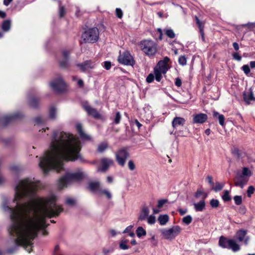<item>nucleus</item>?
<instances>
[{
	"label": "nucleus",
	"instance_id": "18",
	"mask_svg": "<svg viewBox=\"0 0 255 255\" xmlns=\"http://www.w3.org/2000/svg\"><path fill=\"white\" fill-rule=\"evenodd\" d=\"M185 120L184 118L181 117H176L172 121V125L173 128H175L179 126H183Z\"/></svg>",
	"mask_w": 255,
	"mask_h": 255
},
{
	"label": "nucleus",
	"instance_id": "46",
	"mask_svg": "<svg viewBox=\"0 0 255 255\" xmlns=\"http://www.w3.org/2000/svg\"><path fill=\"white\" fill-rule=\"evenodd\" d=\"M178 62L181 65H185L187 62V59L185 56H180L179 58Z\"/></svg>",
	"mask_w": 255,
	"mask_h": 255
},
{
	"label": "nucleus",
	"instance_id": "41",
	"mask_svg": "<svg viewBox=\"0 0 255 255\" xmlns=\"http://www.w3.org/2000/svg\"><path fill=\"white\" fill-rule=\"evenodd\" d=\"M121 120V115L119 112L116 113L115 118L114 120V123L116 124H118Z\"/></svg>",
	"mask_w": 255,
	"mask_h": 255
},
{
	"label": "nucleus",
	"instance_id": "12",
	"mask_svg": "<svg viewBox=\"0 0 255 255\" xmlns=\"http://www.w3.org/2000/svg\"><path fill=\"white\" fill-rule=\"evenodd\" d=\"M232 153L236 158L242 160L243 162H250L251 161L250 155L244 150L235 148L233 149Z\"/></svg>",
	"mask_w": 255,
	"mask_h": 255
},
{
	"label": "nucleus",
	"instance_id": "5",
	"mask_svg": "<svg viewBox=\"0 0 255 255\" xmlns=\"http://www.w3.org/2000/svg\"><path fill=\"white\" fill-rule=\"evenodd\" d=\"M169 59L167 57H165L162 60L158 62L157 65L154 69V73L155 80L159 82L160 81L162 75L166 73L169 67L168 64Z\"/></svg>",
	"mask_w": 255,
	"mask_h": 255
},
{
	"label": "nucleus",
	"instance_id": "63",
	"mask_svg": "<svg viewBox=\"0 0 255 255\" xmlns=\"http://www.w3.org/2000/svg\"><path fill=\"white\" fill-rule=\"evenodd\" d=\"M178 211L181 215H183L187 213V209L182 210L181 209H179Z\"/></svg>",
	"mask_w": 255,
	"mask_h": 255
},
{
	"label": "nucleus",
	"instance_id": "7",
	"mask_svg": "<svg viewBox=\"0 0 255 255\" xmlns=\"http://www.w3.org/2000/svg\"><path fill=\"white\" fill-rule=\"evenodd\" d=\"M81 37L85 43H94L99 38L98 29L95 27L89 29L82 34Z\"/></svg>",
	"mask_w": 255,
	"mask_h": 255
},
{
	"label": "nucleus",
	"instance_id": "25",
	"mask_svg": "<svg viewBox=\"0 0 255 255\" xmlns=\"http://www.w3.org/2000/svg\"><path fill=\"white\" fill-rule=\"evenodd\" d=\"M98 194L101 196H105L108 199H111L112 198L111 192L107 189H102L99 190Z\"/></svg>",
	"mask_w": 255,
	"mask_h": 255
},
{
	"label": "nucleus",
	"instance_id": "10",
	"mask_svg": "<svg viewBox=\"0 0 255 255\" xmlns=\"http://www.w3.org/2000/svg\"><path fill=\"white\" fill-rule=\"evenodd\" d=\"M118 61L120 63L126 65H133L134 63L132 57L128 51L124 52L120 54Z\"/></svg>",
	"mask_w": 255,
	"mask_h": 255
},
{
	"label": "nucleus",
	"instance_id": "37",
	"mask_svg": "<svg viewBox=\"0 0 255 255\" xmlns=\"http://www.w3.org/2000/svg\"><path fill=\"white\" fill-rule=\"evenodd\" d=\"M147 222L149 225H153L156 222V218L154 215H151L148 216L146 219Z\"/></svg>",
	"mask_w": 255,
	"mask_h": 255
},
{
	"label": "nucleus",
	"instance_id": "40",
	"mask_svg": "<svg viewBox=\"0 0 255 255\" xmlns=\"http://www.w3.org/2000/svg\"><path fill=\"white\" fill-rule=\"evenodd\" d=\"M234 200L235 201V204L237 205H240L242 203V197L241 196H238L236 195L234 196Z\"/></svg>",
	"mask_w": 255,
	"mask_h": 255
},
{
	"label": "nucleus",
	"instance_id": "3",
	"mask_svg": "<svg viewBox=\"0 0 255 255\" xmlns=\"http://www.w3.org/2000/svg\"><path fill=\"white\" fill-rule=\"evenodd\" d=\"M85 177V174L81 169H78L74 172L67 173L66 175L61 178L58 182V187L63 189L73 181L81 180Z\"/></svg>",
	"mask_w": 255,
	"mask_h": 255
},
{
	"label": "nucleus",
	"instance_id": "49",
	"mask_svg": "<svg viewBox=\"0 0 255 255\" xmlns=\"http://www.w3.org/2000/svg\"><path fill=\"white\" fill-rule=\"evenodd\" d=\"M254 191L255 188L252 186H249L247 190L248 196L250 197L251 195L254 193Z\"/></svg>",
	"mask_w": 255,
	"mask_h": 255
},
{
	"label": "nucleus",
	"instance_id": "33",
	"mask_svg": "<svg viewBox=\"0 0 255 255\" xmlns=\"http://www.w3.org/2000/svg\"><path fill=\"white\" fill-rule=\"evenodd\" d=\"M136 232L137 236L138 238L145 236L146 234V231L142 227H138L136 229Z\"/></svg>",
	"mask_w": 255,
	"mask_h": 255
},
{
	"label": "nucleus",
	"instance_id": "24",
	"mask_svg": "<svg viewBox=\"0 0 255 255\" xmlns=\"http://www.w3.org/2000/svg\"><path fill=\"white\" fill-rule=\"evenodd\" d=\"M70 54V52L67 50H64L62 52V56L63 60L60 61V65L62 67H66L68 63V58Z\"/></svg>",
	"mask_w": 255,
	"mask_h": 255
},
{
	"label": "nucleus",
	"instance_id": "57",
	"mask_svg": "<svg viewBox=\"0 0 255 255\" xmlns=\"http://www.w3.org/2000/svg\"><path fill=\"white\" fill-rule=\"evenodd\" d=\"M207 180L209 182V183L210 184L211 186H213L214 183L212 179V177L211 176H208L207 177Z\"/></svg>",
	"mask_w": 255,
	"mask_h": 255
},
{
	"label": "nucleus",
	"instance_id": "36",
	"mask_svg": "<svg viewBox=\"0 0 255 255\" xmlns=\"http://www.w3.org/2000/svg\"><path fill=\"white\" fill-rule=\"evenodd\" d=\"M224 201H229L231 200V198L229 194V192L228 190H225L223 192V195L222 197Z\"/></svg>",
	"mask_w": 255,
	"mask_h": 255
},
{
	"label": "nucleus",
	"instance_id": "22",
	"mask_svg": "<svg viewBox=\"0 0 255 255\" xmlns=\"http://www.w3.org/2000/svg\"><path fill=\"white\" fill-rule=\"evenodd\" d=\"M89 188L93 191H97L99 192V190L101 189V183L100 182H92L89 184Z\"/></svg>",
	"mask_w": 255,
	"mask_h": 255
},
{
	"label": "nucleus",
	"instance_id": "38",
	"mask_svg": "<svg viewBox=\"0 0 255 255\" xmlns=\"http://www.w3.org/2000/svg\"><path fill=\"white\" fill-rule=\"evenodd\" d=\"M65 203L69 206H74L76 203V200L71 197H67L66 198Z\"/></svg>",
	"mask_w": 255,
	"mask_h": 255
},
{
	"label": "nucleus",
	"instance_id": "64",
	"mask_svg": "<svg viewBox=\"0 0 255 255\" xmlns=\"http://www.w3.org/2000/svg\"><path fill=\"white\" fill-rule=\"evenodd\" d=\"M233 46L236 51L239 49V44L237 42H234L233 43Z\"/></svg>",
	"mask_w": 255,
	"mask_h": 255
},
{
	"label": "nucleus",
	"instance_id": "29",
	"mask_svg": "<svg viewBox=\"0 0 255 255\" xmlns=\"http://www.w3.org/2000/svg\"><path fill=\"white\" fill-rule=\"evenodd\" d=\"M230 242L228 248L232 249L234 252H237L240 250V247L235 241L231 240Z\"/></svg>",
	"mask_w": 255,
	"mask_h": 255
},
{
	"label": "nucleus",
	"instance_id": "45",
	"mask_svg": "<svg viewBox=\"0 0 255 255\" xmlns=\"http://www.w3.org/2000/svg\"><path fill=\"white\" fill-rule=\"evenodd\" d=\"M242 26L248 27L249 29H251L255 27V22H249L248 23L242 24Z\"/></svg>",
	"mask_w": 255,
	"mask_h": 255
},
{
	"label": "nucleus",
	"instance_id": "56",
	"mask_svg": "<svg viewBox=\"0 0 255 255\" xmlns=\"http://www.w3.org/2000/svg\"><path fill=\"white\" fill-rule=\"evenodd\" d=\"M233 58L238 61H241L242 57L238 53H234L233 54Z\"/></svg>",
	"mask_w": 255,
	"mask_h": 255
},
{
	"label": "nucleus",
	"instance_id": "58",
	"mask_svg": "<svg viewBox=\"0 0 255 255\" xmlns=\"http://www.w3.org/2000/svg\"><path fill=\"white\" fill-rule=\"evenodd\" d=\"M104 67L107 70H109L111 67V62L109 61H105L104 62Z\"/></svg>",
	"mask_w": 255,
	"mask_h": 255
},
{
	"label": "nucleus",
	"instance_id": "59",
	"mask_svg": "<svg viewBox=\"0 0 255 255\" xmlns=\"http://www.w3.org/2000/svg\"><path fill=\"white\" fill-rule=\"evenodd\" d=\"M182 84V82L180 79L177 78L175 79V84L177 87H180Z\"/></svg>",
	"mask_w": 255,
	"mask_h": 255
},
{
	"label": "nucleus",
	"instance_id": "15",
	"mask_svg": "<svg viewBox=\"0 0 255 255\" xmlns=\"http://www.w3.org/2000/svg\"><path fill=\"white\" fill-rule=\"evenodd\" d=\"M96 64L94 62L91 60L85 61L83 64L79 65L80 69L82 71H88L95 67Z\"/></svg>",
	"mask_w": 255,
	"mask_h": 255
},
{
	"label": "nucleus",
	"instance_id": "31",
	"mask_svg": "<svg viewBox=\"0 0 255 255\" xmlns=\"http://www.w3.org/2000/svg\"><path fill=\"white\" fill-rule=\"evenodd\" d=\"M108 144L106 142H103L99 144L97 150L99 152H103L107 149Z\"/></svg>",
	"mask_w": 255,
	"mask_h": 255
},
{
	"label": "nucleus",
	"instance_id": "16",
	"mask_svg": "<svg viewBox=\"0 0 255 255\" xmlns=\"http://www.w3.org/2000/svg\"><path fill=\"white\" fill-rule=\"evenodd\" d=\"M149 209L147 206H144L142 207L139 213L138 220L139 221L145 220L147 217L149 216Z\"/></svg>",
	"mask_w": 255,
	"mask_h": 255
},
{
	"label": "nucleus",
	"instance_id": "47",
	"mask_svg": "<svg viewBox=\"0 0 255 255\" xmlns=\"http://www.w3.org/2000/svg\"><path fill=\"white\" fill-rule=\"evenodd\" d=\"M167 199H162L159 200L157 202V206L158 208H160L163 207V206L167 202Z\"/></svg>",
	"mask_w": 255,
	"mask_h": 255
},
{
	"label": "nucleus",
	"instance_id": "35",
	"mask_svg": "<svg viewBox=\"0 0 255 255\" xmlns=\"http://www.w3.org/2000/svg\"><path fill=\"white\" fill-rule=\"evenodd\" d=\"M224 186V184H222L218 182H217L216 183L215 186H212V188L214 191H215L216 192H217V191L221 190L223 189Z\"/></svg>",
	"mask_w": 255,
	"mask_h": 255
},
{
	"label": "nucleus",
	"instance_id": "21",
	"mask_svg": "<svg viewBox=\"0 0 255 255\" xmlns=\"http://www.w3.org/2000/svg\"><path fill=\"white\" fill-rule=\"evenodd\" d=\"M76 128L81 138L86 140H90L91 139L90 135H87L84 133L82 129V126L81 125L78 124L76 126Z\"/></svg>",
	"mask_w": 255,
	"mask_h": 255
},
{
	"label": "nucleus",
	"instance_id": "43",
	"mask_svg": "<svg viewBox=\"0 0 255 255\" xmlns=\"http://www.w3.org/2000/svg\"><path fill=\"white\" fill-rule=\"evenodd\" d=\"M119 247L121 250H126L129 249V246L125 244V241H121L119 244Z\"/></svg>",
	"mask_w": 255,
	"mask_h": 255
},
{
	"label": "nucleus",
	"instance_id": "4",
	"mask_svg": "<svg viewBox=\"0 0 255 255\" xmlns=\"http://www.w3.org/2000/svg\"><path fill=\"white\" fill-rule=\"evenodd\" d=\"M253 172L247 167H243L241 170L237 171L234 178L235 185L243 188L247 184Z\"/></svg>",
	"mask_w": 255,
	"mask_h": 255
},
{
	"label": "nucleus",
	"instance_id": "62",
	"mask_svg": "<svg viewBox=\"0 0 255 255\" xmlns=\"http://www.w3.org/2000/svg\"><path fill=\"white\" fill-rule=\"evenodd\" d=\"M59 250V246H58V245L56 246L55 248H54L53 255H57Z\"/></svg>",
	"mask_w": 255,
	"mask_h": 255
},
{
	"label": "nucleus",
	"instance_id": "1",
	"mask_svg": "<svg viewBox=\"0 0 255 255\" xmlns=\"http://www.w3.org/2000/svg\"><path fill=\"white\" fill-rule=\"evenodd\" d=\"M39 182L26 178L19 180L16 184L14 201V208L3 205V209L10 214L12 222L9 232L15 238V244L25 248L28 253L33 239L40 229L45 228V218L58 216L63 209L56 203L54 196L46 198L35 197Z\"/></svg>",
	"mask_w": 255,
	"mask_h": 255
},
{
	"label": "nucleus",
	"instance_id": "28",
	"mask_svg": "<svg viewBox=\"0 0 255 255\" xmlns=\"http://www.w3.org/2000/svg\"><path fill=\"white\" fill-rule=\"evenodd\" d=\"M11 27V21L10 20H4L1 24V28L4 31H8Z\"/></svg>",
	"mask_w": 255,
	"mask_h": 255
},
{
	"label": "nucleus",
	"instance_id": "54",
	"mask_svg": "<svg viewBox=\"0 0 255 255\" xmlns=\"http://www.w3.org/2000/svg\"><path fill=\"white\" fill-rule=\"evenodd\" d=\"M116 13L117 16L119 18H121L123 16V12L122 10L119 8H117L116 9Z\"/></svg>",
	"mask_w": 255,
	"mask_h": 255
},
{
	"label": "nucleus",
	"instance_id": "8",
	"mask_svg": "<svg viewBox=\"0 0 255 255\" xmlns=\"http://www.w3.org/2000/svg\"><path fill=\"white\" fill-rule=\"evenodd\" d=\"M181 230L180 227L175 226L171 228L163 229L160 232L164 239L171 241L180 234Z\"/></svg>",
	"mask_w": 255,
	"mask_h": 255
},
{
	"label": "nucleus",
	"instance_id": "32",
	"mask_svg": "<svg viewBox=\"0 0 255 255\" xmlns=\"http://www.w3.org/2000/svg\"><path fill=\"white\" fill-rule=\"evenodd\" d=\"M165 34L170 38H173L175 37V34L173 30L170 28L164 29Z\"/></svg>",
	"mask_w": 255,
	"mask_h": 255
},
{
	"label": "nucleus",
	"instance_id": "44",
	"mask_svg": "<svg viewBox=\"0 0 255 255\" xmlns=\"http://www.w3.org/2000/svg\"><path fill=\"white\" fill-rule=\"evenodd\" d=\"M128 166L129 169L131 171L134 170L135 168V164L132 160H130L128 161Z\"/></svg>",
	"mask_w": 255,
	"mask_h": 255
},
{
	"label": "nucleus",
	"instance_id": "26",
	"mask_svg": "<svg viewBox=\"0 0 255 255\" xmlns=\"http://www.w3.org/2000/svg\"><path fill=\"white\" fill-rule=\"evenodd\" d=\"M194 206L196 211H202L205 206L204 200H201L199 202L195 203Z\"/></svg>",
	"mask_w": 255,
	"mask_h": 255
},
{
	"label": "nucleus",
	"instance_id": "9",
	"mask_svg": "<svg viewBox=\"0 0 255 255\" xmlns=\"http://www.w3.org/2000/svg\"><path fill=\"white\" fill-rule=\"evenodd\" d=\"M129 155V153L127 149H121L119 150L116 154V158L118 164L121 166H124Z\"/></svg>",
	"mask_w": 255,
	"mask_h": 255
},
{
	"label": "nucleus",
	"instance_id": "53",
	"mask_svg": "<svg viewBox=\"0 0 255 255\" xmlns=\"http://www.w3.org/2000/svg\"><path fill=\"white\" fill-rule=\"evenodd\" d=\"M242 69L244 73L247 75L250 72V69L248 65H245L242 67Z\"/></svg>",
	"mask_w": 255,
	"mask_h": 255
},
{
	"label": "nucleus",
	"instance_id": "23",
	"mask_svg": "<svg viewBox=\"0 0 255 255\" xmlns=\"http://www.w3.org/2000/svg\"><path fill=\"white\" fill-rule=\"evenodd\" d=\"M230 241H231V240H228L226 238L222 236L219 239V246L224 248H228L230 244Z\"/></svg>",
	"mask_w": 255,
	"mask_h": 255
},
{
	"label": "nucleus",
	"instance_id": "34",
	"mask_svg": "<svg viewBox=\"0 0 255 255\" xmlns=\"http://www.w3.org/2000/svg\"><path fill=\"white\" fill-rule=\"evenodd\" d=\"M49 118L51 119H54L56 116V109L52 107L50 108L49 111Z\"/></svg>",
	"mask_w": 255,
	"mask_h": 255
},
{
	"label": "nucleus",
	"instance_id": "52",
	"mask_svg": "<svg viewBox=\"0 0 255 255\" xmlns=\"http://www.w3.org/2000/svg\"><path fill=\"white\" fill-rule=\"evenodd\" d=\"M218 119L219 120L220 125H221L222 126H224L225 121L224 116L223 115H221L220 116H219Z\"/></svg>",
	"mask_w": 255,
	"mask_h": 255
},
{
	"label": "nucleus",
	"instance_id": "42",
	"mask_svg": "<svg viewBox=\"0 0 255 255\" xmlns=\"http://www.w3.org/2000/svg\"><path fill=\"white\" fill-rule=\"evenodd\" d=\"M219 202L217 199H213L210 201V205L212 208H217L219 206Z\"/></svg>",
	"mask_w": 255,
	"mask_h": 255
},
{
	"label": "nucleus",
	"instance_id": "11",
	"mask_svg": "<svg viewBox=\"0 0 255 255\" xmlns=\"http://www.w3.org/2000/svg\"><path fill=\"white\" fill-rule=\"evenodd\" d=\"M82 105L83 109L89 116H91L95 119H100L101 118V115L98 111L96 109L91 107L88 102H83Z\"/></svg>",
	"mask_w": 255,
	"mask_h": 255
},
{
	"label": "nucleus",
	"instance_id": "2",
	"mask_svg": "<svg viewBox=\"0 0 255 255\" xmlns=\"http://www.w3.org/2000/svg\"><path fill=\"white\" fill-rule=\"evenodd\" d=\"M81 148L80 140L73 135L55 131L50 149L40 158L39 166L45 174L52 169L60 172L63 169V160L75 161L81 158Z\"/></svg>",
	"mask_w": 255,
	"mask_h": 255
},
{
	"label": "nucleus",
	"instance_id": "20",
	"mask_svg": "<svg viewBox=\"0 0 255 255\" xmlns=\"http://www.w3.org/2000/svg\"><path fill=\"white\" fill-rule=\"evenodd\" d=\"M244 99L247 104H249L251 101L255 100L252 91L250 90L249 92H246L244 93Z\"/></svg>",
	"mask_w": 255,
	"mask_h": 255
},
{
	"label": "nucleus",
	"instance_id": "50",
	"mask_svg": "<svg viewBox=\"0 0 255 255\" xmlns=\"http://www.w3.org/2000/svg\"><path fill=\"white\" fill-rule=\"evenodd\" d=\"M195 19L200 31H202V29H204V26L203 23L200 21V20L197 16L195 17Z\"/></svg>",
	"mask_w": 255,
	"mask_h": 255
},
{
	"label": "nucleus",
	"instance_id": "55",
	"mask_svg": "<svg viewBox=\"0 0 255 255\" xmlns=\"http://www.w3.org/2000/svg\"><path fill=\"white\" fill-rule=\"evenodd\" d=\"M29 103L32 107H35L37 105L38 101L35 99H32L30 100Z\"/></svg>",
	"mask_w": 255,
	"mask_h": 255
},
{
	"label": "nucleus",
	"instance_id": "61",
	"mask_svg": "<svg viewBox=\"0 0 255 255\" xmlns=\"http://www.w3.org/2000/svg\"><path fill=\"white\" fill-rule=\"evenodd\" d=\"M35 121L37 124H40L43 123L44 122V120L42 117H38L35 119Z\"/></svg>",
	"mask_w": 255,
	"mask_h": 255
},
{
	"label": "nucleus",
	"instance_id": "19",
	"mask_svg": "<svg viewBox=\"0 0 255 255\" xmlns=\"http://www.w3.org/2000/svg\"><path fill=\"white\" fill-rule=\"evenodd\" d=\"M247 234V232L245 230H240L237 233V237L240 242L244 241L246 245L248 243V239L246 238L244 240L245 237Z\"/></svg>",
	"mask_w": 255,
	"mask_h": 255
},
{
	"label": "nucleus",
	"instance_id": "51",
	"mask_svg": "<svg viewBox=\"0 0 255 255\" xmlns=\"http://www.w3.org/2000/svg\"><path fill=\"white\" fill-rule=\"evenodd\" d=\"M154 76L155 75L153 74L150 73L149 74L146 78V82L148 83L152 82L154 80Z\"/></svg>",
	"mask_w": 255,
	"mask_h": 255
},
{
	"label": "nucleus",
	"instance_id": "27",
	"mask_svg": "<svg viewBox=\"0 0 255 255\" xmlns=\"http://www.w3.org/2000/svg\"><path fill=\"white\" fill-rule=\"evenodd\" d=\"M158 220L161 225H164L169 220L168 216L167 215H161L158 217Z\"/></svg>",
	"mask_w": 255,
	"mask_h": 255
},
{
	"label": "nucleus",
	"instance_id": "14",
	"mask_svg": "<svg viewBox=\"0 0 255 255\" xmlns=\"http://www.w3.org/2000/svg\"><path fill=\"white\" fill-rule=\"evenodd\" d=\"M113 160L110 158H103L101 159L102 168H99L98 171H105L109 167L113 164Z\"/></svg>",
	"mask_w": 255,
	"mask_h": 255
},
{
	"label": "nucleus",
	"instance_id": "60",
	"mask_svg": "<svg viewBox=\"0 0 255 255\" xmlns=\"http://www.w3.org/2000/svg\"><path fill=\"white\" fill-rule=\"evenodd\" d=\"M132 228V226H129L125 229V230L124 231L123 233H129L131 232V230Z\"/></svg>",
	"mask_w": 255,
	"mask_h": 255
},
{
	"label": "nucleus",
	"instance_id": "48",
	"mask_svg": "<svg viewBox=\"0 0 255 255\" xmlns=\"http://www.w3.org/2000/svg\"><path fill=\"white\" fill-rule=\"evenodd\" d=\"M65 13V9L63 6L59 5V14L60 17H63Z\"/></svg>",
	"mask_w": 255,
	"mask_h": 255
},
{
	"label": "nucleus",
	"instance_id": "17",
	"mask_svg": "<svg viewBox=\"0 0 255 255\" xmlns=\"http://www.w3.org/2000/svg\"><path fill=\"white\" fill-rule=\"evenodd\" d=\"M207 116L205 114H199L194 116L193 123L203 124L207 120Z\"/></svg>",
	"mask_w": 255,
	"mask_h": 255
},
{
	"label": "nucleus",
	"instance_id": "6",
	"mask_svg": "<svg viewBox=\"0 0 255 255\" xmlns=\"http://www.w3.org/2000/svg\"><path fill=\"white\" fill-rule=\"evenodd\" d=\"M139 45L141 50L147 55L152 56L156 53V44L152 40H142Z\"/></svg>",
	"mask_w": 255,
	"mask_h": 255
},
{
	"label": "nucleus",
	"instance_id": "39",
	"mask_svg": "<svg viewBox=\"0 0 255 255\" xmlns=\"http://www.w3.org/2000/svg\"><path fill=\"white\" fill-rule=\"evenodd\" d=\"M192 218L190 215H187L184 217L182 219V222L186 225H189L191 223Z\"/></svg>",
	"mask_w": 255,
	"mask_h": 255
},
{
	"label": "nucleus",
	"instance_id": "30",
	"mask_svg": "<svg viewBox=\"0 0 255 255\" xmlns=\"http://www.w3.org/2000/svg\"><path fill=\"white\" fill-rule=\"evenodd\" d=\"M195 197L196 198L201 197V200H205L207 197V194L201 190H198L195 193Z\"/></svg>",
	"mask_w": 255,
	"mask_h": 255
},
{
	"label": "nucleus",
	"instance_id": "13",
	"mask_svg": "<svg viewBox=\"0 0 255 255\" xmlns=\"http://www.w3.org/2000/svg\"><path fill=\"white\" fill-rule=\"evenodd\" d=\"M51 87L55 91H62L65 87V84L61 77L54 80L50 83Z\"/></svg>",
	"mask_w": 255,
	"mask_h": 255
}]
</instances>
